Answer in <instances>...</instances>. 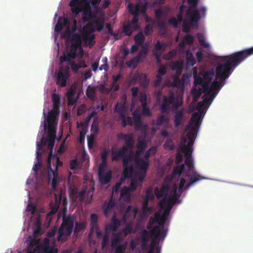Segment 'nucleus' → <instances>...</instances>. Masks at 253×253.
Wrapping results in <instances>:
<instances>
[{"mask_svg":"<svg viewBox=\"0 0 253 253\" xmlns=\"http://www.w3.org/2000/svg\"><path fill=\"white\" fill-rule=\"evenodd\" d=\"M133 119L134 120V125L136 129H139L142 127V121L141 118V114L139 111L135 110L132 113Z\"/></svg>","mask_w":253,"mask_h":253,"instance_id":"5701e85b","label":"nucleus"},{"mask_svg":"<svg viewBox=\"0 0 253 253\" xmlns=\"http://www.w3.org/2000/svg\"><path fill=\"white\" fill-rule=\"evenodd\" d=\"M69 6L71 7L72 13L77 15L81 12L83 8L84 4L83 2L80 0H71Z\"/></svg>","mask_w":253,"mask_h":253,"instance_id":"4468645a","label":"nucleus"},{"mask_svg":"<svg viewBox=\"0 0 253 253\" xmlns=\"http://www.w3.org/2000/svg\"><path fill=\"white\" fill-rule=\"evenodd\" d=\"M164 148L166 149H168L172 150L174 149V144L172 141L169 139L167 140L164 144Z\"/></svg>","mask_w":253,"mask_h":253,"instance_id":"680f3d73","label":"nucleus"},{"mask_svg":"<svg viewBox=\"0 0 253 253\" xmlns=\"http://www.w3.org/2000/svg\"><path fill=\"white\" fill-rule=\"evenodd\" d=\"M26 253H57V250L50 246V241L45 238L42 243L39 239H31Z\"/></svg>","mask_w":253,"mask_h":253,"instance_id":"423d86ee","label":"nucleus"},{"mask_svg":"<svg viewBox=\"0 0 253 253\" xmlns=\"http://www.w3.org/2000/svg\"><path fill=\"white\" fill-rule=\"evenodd\" d=\"M120 233L121 234L122 233L125 237L128 234L132 233V226L130 224L126 225Z\"/></svg>","mask_w":253,"mask_h":253,"instance_id":"4d7b16f0","label":"nucleus"},{"mask_svg":"<svg viewBox=\"0 0 253 253\" xmlns=\"http://www.w3.org/2000/svg\"><path fill=\"white\" fill-rule=\"evenodd\" d=\"M141 247L143 249H145L147 248L148 245V242L149 239V232L144 229L141 233Z\"/></svg>","mask_w":253,"mask_h":253,"instance_id":"c85d7f7f","label":"nucleus"},{"mask_svg":"<svg viewBox=\"0 0 253 253\" xmlns=\"http://www.w3.org/2000/svg\"><path fill=\"white\" fill-rule=\"evenodd\" d=\"M147 2H140L133 5L132 3H129L128 5V8L129 11L136 12V14L139 15L140 13L145 12L147 7Z\"/></svg>","mask_w":253,"mask_h":253,"instance_id":"ddd939ff","label":"nucleus"},{"mask_svg":"<svg viewBox=\"0 0 253 253\" xmlns=\"http://www.w3.org/2000/svg\"><path fill=\"white\" fill-rule=\"evenodd\" d=\"M169 186L167 184H163L160 188L156 187L154 189V194L157 199H160L164 196V198H167L168 193L169 190Z\"/></svg>","mask_w":253,"mask_h":253,"instance_id":"2eb2a0df","label":"nucleus"},{"mask_svg":"<svg viewBox=\"0 0 253 253\" xmlns=\"http://www.w3.org/2000/svg\"><path fill=\"white\" fill-rule=\"evenodd\" d=\"M78 48H80L82 52H83V49L81 47V46L71 44L70 51L68 53L69 54V57L71 58L72 59L75 58L77 55V51Z\"/></svg>","mask_w":253,"mask_h":253,"instance_id":"c9c22d12","label":"nucleus"},{"mask_svg":"<svg viewBox=\"0 0 253 253\" xmlns=\"http://www.w3.org/2000/svg\"><path fill=\"white\" fill-rule=\"evenodd\" d=\"M183 62L182 61H176L172 62L171 68L172 70L175 71L177 74L180 75L183 69Z\"/></svg>","mask_w":253,"mask_h":253,"instance_id":"2f4dec72","label":"nucleus"},{"mask_svg":"<svg viewBox=\"0 0 253 253\" xmlns=\"http://www.w3.org/2000/svg\"><path fill=\"white\" fill-rule=\"evenodd\" d=\"M113 235V238H112L111 241V246L113 248H115L118 245H120L119 244L121 240L120 237L121 234L120 232H119L118 233H114Z\"/></svg>","mask_w":253,"mask_h":253,"instance_id":"4c0bfd02","label":"nucleus"},{"mask_svg":"<svg viewBox=\"0 0 253 253\" xmlns=\"http://www.w3.org/2000/svg\"><path fill=\"white\" fill-rule=\"evenodd\" d=\"M130 192L129 188L125 186L121 191L120 198L124 202H129L131 197Z\"/></svg>","mask_w":253,"mask_h":253,"instance_id":"bb28decb","label":"nucleus"},{"mask_svg":"<svg viewBox=\"0 0 253 253\" xmlns=\"http://www.w3.org/2000/svg\"><path fill=\"white\" fill-rule=\"evenodd\" d=\"M72 33L71 36L66 38L68 41H71V44L81 46V38L79 34L77 33L73 34Z\"/></svg>","mask_w":253,"mask_h":253,"instance_id":"cd10ccee","label":"nucleus"},{"mask_svg":"<svg viewBox=\"0 0 253 253\" xmlns=\"http://www.w3.org/2000/svg\"><path fill=\"white\" fill-rule=\"evenodd\" d=\"M74 220V216H63L62 223L58 230V241L65 242L70 236L73 230Z\"/></svg>","mask_w":253,"mask_h":253,"instance_id":"0eeeda50","label":"nucleus"},{"mask_svg":"<svg viewBox=\"0 0 253 253\" xmlns=\"http://www.w3.org/2000/svg\"><path fill=\"white\" fill-rule=\"evenodd\" d=\"M194 40V37L191 35H186L184 38L182 42H180V45L181 47H183L185 43L191 45L193 43Z\"/></svg>","mask_w":253,"mask_h":253,"instance_id":"e433bc0d","label":"nucleus"},{"mask_svg":"<svg viewBox=\"0 0 253 253\" xmlns=\"http://www.w3.org/2000/svg\"><path fill=\"white\" fill-rule=\"evenodd\" d=\"M185 168L184 165L182 164L180 165H178L176 167H175L172 172V174L173 176L176 175H180L182 173V171L184 170V169Z\"/></svg>","mask_w":253,"mask_h":253,"instance_id":"a18cd8bd","label":"nucleus"},{"mask_svg":"<svg viewBox=\"0 0 253 253\" xmlns=\"http://www.w3.org/2000/svg\"><path fill=\"white\" fill-rule=\"evenodd\" d=\"M142 106V114L145 116H151L152 113L151 112L150 109L147 106V104H141Z\"/></svg>","mask_w":253,"mask_h":253,"instance_id":"6e6d98bb","label":"nucleus"},{"mask_svg":"<svg viewBox=\"0 0 253 253\" xmlns=\"http://www.w3.org/2000/svg\"><path fill=\"white\" fill-rule=\"evenodd\" d=\"M197 37L201 46L204 48H208L209 47L210 45L206 42L205 37L203 33H198L197 34Z\"/></svg>","mask_w":253,"mask_h":253,"instance_id":"58836bf2","label":"nucleus"},{"mask_svg":"<svg viewBox=\"0 0 253 253\" xmlns=\"http://www.w3.org/2000/svg\"><path fill=\"white\" fill-rule=\"evenodd\" d=\"M115 205L114 200L111 198L108 203L105 202L102 206L104 214L105 216H107L114 208Z\"/></svg>","mask_w":253,"mask_h":253,"instance_id":"393cba45","label":"nucleus"},{"mask_svg":"<svg viewBox=\"0 0 253 253\" xmlns=\"http://www.w3.org/2000/svg\"><path fill=\"white\" fill-rule=\"evenodd\" d=\"M134 40L135 44L139 45H141L145 40V37L142 33L139 32L136 34L134 37Z\"/></svg>","mask_w":253,"mask_h":253,"instance_id":"8fccbe9b","label":"nucleus"},{"mask_svg":"<svg viewBox=\"0 0 253 253\" xmlns=\"http://www.w3.org/2000/svg\"><path fill=\"white\" fill-rule=\"evenodd\" d=\"M185 129L186 130H188L186 134V136L188 138V142L187 143H186L187 140L186 138L183 137L180 143L181 148L192 149V145L194 143L193 139L195 135L197 128L193 126L188 127V126L187 125Z\"/></svg>","mask_w":253,"mask_h":253,"instance_id":"9b49d317","label":"nucleus"},{"mask_svg":"<svg viewBox=\"0 0 253 253\" xmlns=\"http://www.w3.org/2000/svg\"><path fill=\"white\" fill-rule=\"evenodd\" d=\"M155 216L157 222H160L159 226H160L162 228H163L164 223L166 220V217L164 216V215L160 214L158 213H156L155 214Z\"/></svg>","mask_w":253,"mask_h":253,"instance_id":"3c124183","label":"nucleus"},{"mask_svg":"<svg viewBox=\"0 0 253 253\" xmlns=\"http://www.w3.org/2000/svg\"><path fill=\"white\" fill-rule=\"evenodd\" d=\"M69 64L71 65V68L74 73H77L78 72V70L80 69H81V66H80V64H79V63H75V62L74 61H71Z\"/></svg>","mask_w":253,"mask_h":253,"instance_id":"052dcab7","label":"nucleus"},{"mask_svg":"<svg viewBox=\"0 0 253 253\" xmlns=\"http://www.w3.org/2000/svg\"><path fill=\"white\" fill-rule=\"evenodd\" d=\"M134 140L132 133H128L127 137L125 139V144L122 146L124 147L127 151L134 147Z\"/></svg>","mask_w":253,"mask_h":253,"instance_id":"b1692460","label":"nucleus"},{"mask_svg":"<svg viewBox=\"0 0 253 253\" xmlns=\"http://www.w3.org/2000/svg\"><path fill=\"white\" fill-rule=\"evenodd\" d=\"M98 178L101 184L104 185L107 184L110 182L112 178L111 170L98 171Z\"/></svg>","mask_w":253,"mask_h":253,"instance_id":"f3484780","label":"nucleus"},{"mask_svg":"<svg viewBox=\"0 0 253 253\" xmlns=\"http://www.w3.org/2000/svg\"><path fill=\"white\" fill-rule=\"evenodd\" d=\"M146 147V143L144 138L139 137L138 139V144L136 146L137 150L135 152V160L137 158H140V155L144 152L145 148Z\"/></svg>","mask_w":253,"mask_h":253,"instance_id":"412c9836","label":"nucleus"},{"mask_svg":"<svg viewBox=\"0 0 253 253\" xmlns=\"http://www.w3.org/2000/svg\"><path fill=\"white\" fill-rule=\"evenodd\" d=\"M55 130L56 126H48L47 137L48 138V140H55L56 138Z\"/></svg>","mask_w":253,"mask_h":253,"instance_id":"f704fd0d","label":"nucleus"},{"mask_svg":"<svg viewBox=\"0 0 253 253\" xmlns=\"http://www.w3.org/2000/svg\"><path fill=\"white\" fill-rule=\"evenodd\" d=\"M57 115L55 113H53L52 112H49L47 117V122L48 126H56L57 125L56 123V116Z\"/></svg>","mask_w":253,"mask_h":253,"instance_id":"473e14b6","label":"nucleus"},{"mask_svg":"<svg viewBox=\"0 0 253 253\" xmlns=\"http://www.w3.org/2000/svg\"><path fill=\"white\" fill-rule=\"evenodd\" d=\"M130 12L133 15V17L131 22L128 23V24L131 27L132 30H137L139 27L138 25L139 15L136 14V12L130 11Z\"/></svg>","mask_w":253,"mask_h":253,"instance_id":"7c9ffc66","label":"nucleus"},{"mask_svg":"<svg viewBox=\"0 0 253 253\" xmlns=\"http://www.w3.org/2000/svg\"><path fill=\"white\" fill-rule=\"evenodd\" d=\"M159 243V238H157L156 237L152 238V240L149 246V251H148V253H154V250L155 249L156 247L158 246Z\"/></svg>","mask_w":253,"mask_h":253,"instance_id":"79ce46f5","label":"nucleus"},{"mask_svg":"<svg viewBox=\"0 0 253 253\" xmlns=\"http://www.w3.org/2000/svg\"><path fill=\"white\" fill-rule=\"evenodd\" d=\"M98 220V215L95 213H92L90 215V225L91 228L89 235H91L94 231V226H97V221Z\"/></svg>","mask_w":253,"mask_h":253,"instance_id":"ea45409f","label":"nucleus"},{"mask_svg":"<svg viewBox=\"0 0 253 253\" xmlns=\"http://www.w3.org/2000/svg\"><path fill=\"white\" fill-rule=\"evenodd\" d=\"M167 47V44L165 42H161L157 41L152 50V54L161 53L162 54L165 48Z\"/></svg>","mask_w":253,"mask_h":253,"instance_id":"c756f323","label":"nucleus"},{"mask_svg":"<svg viewBox=\"0 0 253 253\" xmlns=\"http://www.w3.org/2000/svg\"><path fill=\"white\" fill-rule=\"evenodd\" d=\"M69 67L68 66H61L56 75V83L61 87H65L69 77Z\"/></svg>","mask_w":253,"mask_h":253,"instance_id":"1a4fd4ad","label":"nucleus"},{"mask_svg":"<svg viewBox=\"0 0 253 253\" xmlns=\"http://www.w3.org/2000/svg\"><path fill=\"white\" fill-rule=\"evenodd\" d=\"M135 30H132L131 27L128 24L124 26L123 31L126 35L130 36L132 32Z\"/></svg>","mask_w":253,"mask_h":253,"instance_id":"774afa93","label":"nucleus"},{"mask_svg":"<svg viewBox=\"0 0 253 253\" xmlns=\"http://www.w3.org/2000/svg\"><path fill=\"white\" fill-rule=\"evenodd\" d=\"M167 73L166 67L163 65H160L159 67L157 74L156 75L163 77Z\"/></svg>","mask_w":253,"mask_h":253,"instance_id":"69168bd1","label":"nucleus"},{"mask_svg":"<svg viewBox=\"0 0 253 253\" xmlns=\"http://www.w3.org/2000/svg\"><path fill=\"white\" fill-rule=\"evenodd\" d=\"M186 59L187 64L189 65L194 66L196 63L193 54L188 50L186 52Z\"/></svg>","mask_w":253,"mask_h":253,"instance_id":"a19ab883","label":"nucleus"},{"mask_svg":"<svg viewBox=\"0 0 253 253\" xmlns=\"http://www.w3.org/2000/svg\"><path fill=\"white\" fill-rule=\"evenodd\" d=\"M140 61L135 57L126 62L127 66L129 68H136Z\"/></svg>","mask_w":253,"mask_h":253,"instance_id":"5fc2aeb1","label":"nucleus"},{"mask_svg":"<svg viewBox=\"0 0 253 253\" xmlns=\"http://www.w3.org/2000/svg\"><path fill=\"white\" fill-rule=\"evenodd\" d=\"M135 165L138 168V171L137 172V176L138 180L142 183L146 176V171L149 168V164L148 162L143 160L141 158H137L135 160Z\"/></svg>","mask_w":253,"mask_h":253,"instance_id":"9d476101","label":"nucleus"},{"mask_svg":"<svg viewBox=\"0 0 253 253\" xmlns=\"http://www.w3.org/2000/svg\"><path fill=\"white\" fill-rule=\"evenodd\" d=\"M196 86H195L194 88L192 89V94L193 97V101L197 102L199 97L201 96L202 94V88L201 87L196 88Z\"/></svg>","mask_w":253,"mask_h":253,"instance_id":"72a5a7b5","label":"nucleus"},{"mask_svg":"<svg viewBox=\"0 0 253 253\" xmlns=\"http://www.w3.org/2000/svg\"><path fill=\"white\" fill-rule=\"evenodd\" d=\"M86 228V223L84 222H76L75 223L74 232L75 234L84 230Z\"/></svg>","mask_w":253,"mask_h":253,"instance_id":"37998d69","label":"nucleus"},{"mask_svg":"<svg viewBox=\"0 0 253 253\" xmlns=\"http://www.w3.org/2000/svg\"><path fill=\"white\" fill-rule=\"evenodd\" d=\"M147 53V48L143 47L135 56V57L140 61L141 58L142 57H145Z\"/></svg>","mask_w":253,"mask_h":253,"instance_id":"e2e57ef3","label":"nucleus"},{"mask_svg":"<svg viewBox=\"0 0 253 253\" xmlns=\"http://www.w3.org/2000/svg\"><path fill=\"white\" fill-rule=\"evenodd\" d=\"M253 54V46L235 52L222 57L223 63L218 64L215 68V80L211 86V83L204 82L200 76H194V86L201 85L205 94H209L210 91L220 89L224 84L225 79L229 78L232 72L248 57Z\"/></svg>","mask_w":253,"mask_h":253,"instance_id":"f257e3e1","label":"nucleus"},{"mask_svg":"<svg viewBox=\"0 0 253 253\" xmlns=\"http://www.w3.org/2000/svg\"><path fill=\"white\" fill-rule=\"evenodd\" d=\"M91 13L90 9L88 11H84L83 13L82 19L84 22L88 21L91 17Z\"/></svg>","mask_w":253,"mask_h":253,"instance_id":"0e129e2a","label":"nucleus"},{"mask_svg":"<svg viewBox=\"0 0 253 253\" xmlns=\"http://www.w3.org/2000/svg\"><path fill=\"white\" fill-rule=\"evenodd\" d=\"M115 111L120 114L119 118L125 115L126 109L124 105L117 103L116 105Z\"/></svg>","mask_w":253,"mask_h":253,"instance_id":"c03bdc74","label":"nucleus"},{"mask_svg":"<svg viewBox=\"0 0 253 253\" xmlns=\"http://www.w3.org/2000/svg\"><path fill=\"white\" fill-rule=\"evenodd\" d=\"M138 81L141 85L145 86L148 84L147 76L145 74H142L139 75L138 77Z\"/></svg>","mask_w":253,"mask_h":253,"instance_id":"603ef678","label":"nucleus"},{"mask_svg":"<svg viewBox=\"0 0 253 253\" xmlns=\"http://www.w3.org/2000/svg\"><path fill=\"white\" fill-rule=\"evenodd\" d=\"M104 20L102 18H96L94 21L86 24L81 31L83 40L85 43L92 47L95 44V35L93 34L95 31H101L104 26Z\"/></svg>","mask_w":253,"mask_h":253,"instance_id":"20e7f679","label":"nucleus"},{"mask_svg":"<svg viewBox=\"0 0 253 253\" xmlns=\"http://www.w3.org/2000/svg\"><path fill=\"white\" fill-rule=\"evenodd\" d=\"M161 228H162L159 225H156L154 226L151 230H150V236L152 238L156 237L157 238L159 239V237L160 235H162V238H164L166 236V231L163 230L162 232L161 231Z\"/></svg>","mask_w":253,"mask_h":253,"instance_id":"4be33fe9","label":"nucleus"},{"mask_svg":"<svg viewBox=\"0 0 253 253\" xmlns=\"http://www.w3.org/2000/svg\"><path fill=\"white\" fill-rule=\"evenodd\" d=\"M86 94L88 98L93 99L95 97V89L94 88L88 86L86 90Z\"/></svg>","mask_w":253,"mask_h":253,"instance_id":"13d9d810","label":"nucleus"},{"mask_svg":"<svg viewBox=\"0 0 253 253\" xmlns=\"http://www.w3.org/2000/svg\"><path fill=\"white\" fill-rule=\"evenodd\" d=\"M120 224V220L116 217L115 215H114L112 218L111 223L105 226V232H109V231H116Z\"/></svg>","mask_w":253,"mask_h":253,"instance_id":"a211bd4d","label":"nucleus"},{"mask_svg":"<svg viewBox=\"0 0 253 253\" xmlns=\"http://www.w3.org/2000/svg\"><path fill=\"white\" fill-rule=\"evenodd\" d=\"M187 16L190 18L191 22H197L201 18L199 10L195 7H190L188 9Z\"/></svg>","mask_w":253,"mask_h":253,"instance_id":"dca6fc26","label":"nucleus"},{"mask_svg":"<svg viewBox=\"0 0 253 253\" xmlns=\"http://www.w3.org/2000/svg\"><path fill=\"white\" fill-rule=\"evenodd\" d=\"M127 151L124 147H121L120 149H111V159L112 161H118L120 159H122L123 170L121 179L122 180L131 177L134 170V167L133 164L129 165V163L132 160L133 153L131 151L126 155Z\"/></svg>","mask_w":253,"mask_h":253,"instance_id":"7ed1b4c3","label":"nucleus"},{"mask_svg":"<svg viewBox=\"0 0 253 253\" xmlns=\"http://www.w3.org/2000/svg\"><path fill=\"white\" fill-rule=\"evenodd\" d=\"M122 120L123 127H125L127 125L131 126L132 125V119L130 117H126L125 115L120 118Z\"/></svg>","mask_w":253,"mask_h":253,"instance_id":"09e8293b","label":"nucleus"},{"mask_svg":"<svg viewBox=\"0 0 253 253\" xmlns=\"http://www.w3.org/2000/svg\"><path fill=\"white\" fill-rule=\"evenodd\" d=\"M183 103L182 97H174L173 92H169L168 96L164 95L163 102L160 106L161 112L162 113H167L170 109V105L173 110V122L175 127H177L181 125L185 120L184 109L179 107Z\"/></svg>","mask_w":253,"mask_h":253,"instance_id":"f03ea898","label":"nucleus"},{"mask_svg":"<svg viewBox=\"0 0 253 253\" xmlns=\"http://www.w3.org/2000/svg\"><path fill=\"white\" fill-rule=\"evenodd\" d=\"M169 122V119L165 115H161L157 118L155 125L158 126H162L164 123H167Z\"/></svg>","mask_w":253,"mask_h":253,"instance_id":"de8ad7c7","label":"nucleus"},{"mask_svg":"<svg viewBox=\"0 0 253 253\" xmlns=\"http://www.w3.org/2000/svg\"><path fill=\"white\" fill-rule=\"evenodd\" d=\"M154 192H153L151 188L149 187L146 189L145 196L150 199V201H153L154 200Z\"/></svg>","mask_w":253,"mask_h":253,"instance_id":"bf43d9fd","label":"nucleus"},{"mask_svg":"<svg viewBox=\"0 0 253 253\" xmlns=\"http://www.w3.org/2000/svg\"><path fill=\"white\" fill-rule=\"evenodd\" d=\"M176 200V198L170 199L168 198H163L160 202L159 205L161 209H165L163 214L164 216L167 217L169 214L170 211L172 207L174 202Z\"/></svg>","mask_w":253,"mask_h":253,"instance_id":"f8f14e48","label":"nucleus"},{"mask_svg":"<svg viewBox=\"0 0 253 253\" xmlns=\"http://www.w3.org/2000/svg\"><path fill=\"white\" fill-rule=\"evenodd\" d=\"M181 151L185 154V164L188 168L189 172L192 173L191 175L187 173V176L189 177L188 184L185 186L186 189H188L190 186H192L195 183L205 178L198 173L195 170L191 154L193 152V149H184L181 148Z\"/></svg>","mask_w":253,"mask_h":253,"instance_id":"39448f33","label":"nucleus"},{"mask_svg":"<svg viewBox=\"0 0 253 253\" xmlns=\"http://www.w3.org/2000/svg\"><path fill=\"white\" fill-rule=\"evenodd\" d=\"M75 87H71L68 90L66 95L68 99V105L69 106L74 105L78 100V97H75Z\"/></svg>","mask_w":253,"mask_h":253,"instance_id":"aec40b11","label":"nucleus"},{"mask_svg":"<svg viewBox=\"0 0 253 253\" xmlns=\"http://www.w3.org/2000/svg\"><path fill=\"white\" fill-rule=\"evenodd\" d=\"M177 54V51L176 50L173 49L170 51H169L168 53H167L165 55V58L166 60H170L173 58L174 56H176Z\"/></svg>","mask_w":253,"mask_h":253,"instance_id":"338daca9","label":"nucleus"},{"mask_svg":"<svg viewBox=\"0 0 253 253\" xmlns=\"http://www.w3.org/2000/svg\"><path fill=\"white\" fill-rule=\"evenodd\" d=\"M109 232H105L103 236V239L101 242V246L102 249L107 248L109 246Z\"/></svg>","mask_w":253,"mask_h":253,"instance_id":"49530a36","label":"nucleus"},{"mask_svg":"<svg viewBox=\"0 0 253 253\" xmlns=\"http://www.w3.org/2000/svg\"><path fill=\"white\" fill-rule=\"evenodd\" d=\"M214 74L213 69L207 72H200L198 76L202 77L204 82L211 83Z\"/></svg>","mask_w":253,"mask_h":253,"instance_id":"a878e982","label":"nucleus"},{"mask_svg":"<svg viewBox=\"0 0 253 253\" xmlns=\"http://www.w3.org/2000/svg\"><path fill=\"white\" fill-rule=\"evenodd\" d=\"M202 112L198 111L193 113L192 116L190 120L189 121L187 125L188 127L193 126L197 128L199 126V121L202 116Z\"/></svg>","mask_w":253,"mask_h":253,"instance_id":"6ab92c4d","label":"nucleus"},{"mask_svg":"<svg viewBox=\"0 0 253 253\" xmlns=\"http://www.w3.org/2000/svg\"><path fill=\"white\" fill-rule=\"evenodd\" d=\"M63 26L66 27V30L62 34V37L68 38L71 36L72 33H74L77 30V20H73V26L72 29L70 27V22L66 17H59L55 26L54 31L59 32L62 30Z\"/></svg>","mask_w":253,"mask_h":253,"instance_id":"6e6552de","label":"nucleus"},{"mask_svg":"<svg viewBox=\"0 0 253 253\" xmlns=\"http://www.w3.org/2000/svg\"><path fill=\"white\" fill-rule=\"evenodd\" d=\"M182 153H183L182 152V151H181V144H180L179 145L178 151L177 152V154L176 155L175 162L176 164H179L180 163H181L182 162L183 159V156Z\"/></svg>","mask_w":253,"mask_h":253,"instance_id":"864d4df0","label":"nucleus"}]
</instances>
